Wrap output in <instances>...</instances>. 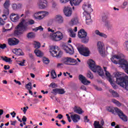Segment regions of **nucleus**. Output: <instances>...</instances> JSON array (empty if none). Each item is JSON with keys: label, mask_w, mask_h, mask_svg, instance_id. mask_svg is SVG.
I'll return each mask as SVG.
<instances>
[{"label": "nucleus", "mask_w": 128, "mask_h": 128, "mask_svg": "<svg viewBox=\"0 0 128 128\" xmlns=\"http://www.w3.org/2000/svg\"><path fill=\"white\" fill-rule=\"evenodd\" d=\"M16 122V120L14 121H10V125L15 126Z\"/></svg>", "instance_id": "57"}, {"label": "nucleus", "mask_w": 128, "mask_h": 128, "mask_svg": "<svg viewBox=\"0 0 128 128\" xmlns=\"http://www.w3.org/2000/svg\"><path fill=\"white\" fill-rule=\"evenodd\" d=\"M19 42V40L15 38H10L8 39V44L10 46H14L17 45Z\"/></svg>", "instance_id": "17"}, {"label": "nucleus", "mask_w": 128, "mask_h": 128, "mask_svg": "<svg viewBox=\"0 0 128 128\" xmlns=\"http://www.w3.org/2000/svg\"><path fill=\"white\" fill-rule=\"evenodd\" d=\"M12 8L14 10H16L20 8H22V4H13L12 5Z\"/></svg>", "instance_id": "28"}, {"label": "nucleus", "mask_w": 128, "mask_h": 128, "mask_svg": "<svg viewBox=\"0 0 128 128\" xmlns=\"http://www.w3.org/2000/svg\"><path fill=\"white\" fill-rule=\"evenodd\" d=\"M94 128H104L102 127V126L99 124V122H98V121H94Z\"/></svg>", "instance_id": "33"}, {"label": "nucleus", "mask_w": 128, "mask_h": 128, "mask_svg": "<svg viewBox=\"0 0 128 128\" xmlns=\"http://www.w3.org/2000/svg\"><path fill=\"white\" fill-rule=\"evenodd\" d=\"M6 24V22L2 20V18H0V26H3Z\"/></svg>", "instance_id": "45"}, {"label": "nucleus", "mask_w": 128, "mask_h": 128, "mask_svg": "<svg viewBox=\"0 0 128 128\" xmlns=\"http://www.w3.org/2000/svg\"><path fill=\"white\" fill-rule=\"evenodd\" d=\"M79 79L80 80L82 81V83H83L84 84H88L90 83V81L87 80L86 78L82 74H80L79 76Z\"/></svg>", "instance_id": "23"}, {"label": "nucleus", "mask_w": 128, "mask_h": 128, "mask_svg": "<svg viewBox=\"0 0 128 128\" xmlns=\"http://www.w3.org/2000/svg\"><path fill=\"white\" fill-rule=\"evenodd\" d=\"M23 108V112H24V114H26L27 110L28 108V107L26 106V107H24Z\"/></svg>", "instance_id": "58"}, {"label": "nucleus", "mask_w": 128, "mask_h": 128, "mask_svg": "<svg viewBox=\"0 0 128 128\" xmlns=\"http://www.w3.org/2000/svg\"><path fill=\"white\" fill-rule=\"evenodd\" d=\"M104 24H105V26L108 28V30H110L112 27V25L110 24V21L106 22Z\"/></svg>", "instance_id": "30"}, {"label": "nucleus", "mask_w": 128, "mask_h": 128, "mask_svg": "<svg viewBox=\"0 0 128 128\" xmlns=\"http://www.w3.org/2000/svg\"><path fill=\"white\" fill-rule=\"evenodd\" d=\"M96 34L101 36V37H103V38H108V36L106 34H104L102 32H100L99 30H96Z\"/></svg>", "instance_id": "26"}, {"label": "nucleus", "mask_w": 128, "mask_h": 128, "mask_svg": "<svg viewBox=\"0 0 128 128\" xmlns=\"http://www.w3.org/2000/svg\"><path fill=\"white\" fill-rule=\"evenodd\" d=\"M108 112H112V114H114V109H112V108L109 107L108 108Z\"/></svg>", "instance_id": "52"}, {"label": "nucleus", "mask_w": 128, "mask_h": 128, "mask_svg": "<svg viewBox=\"0 0 128 128\" xmlns=\"http://www.w3.org/2000/svg\"><path fill=\"white\" fill-rule=\"evenodd\" d=\"M28 56H30V58H32V59H33V58H34V56H33V55H32V54L30 53V54H28Z\"/></svg>", "instance_id": "64"}, {"label": "nucleus", "mask_w": 128, "mask_h": 128, "mask_svg": "<svg viewBox=\"0 0 128 128\" xmlns=\"http://www.w3.org/2000/svg\"><path fill=\"white\" fill-rule=\"evenodd\" d=\"M62 62L66 65L75 66L78 64L76 60L70 57L64 58L62 60Z\"/></svg>", "instance_id": "8"}, {"label": "nucleus", "mask_w": 128, "mask_h": 128, "mask_svg": "<svg viewBox=\"0 0 128 128\" xmlns=\"http://www.w3.org/2000/svg\"><path fill=\"white\" fill-rule=\"evenodd\" d=\"M50 87L51 86L52 88H57L58 85L54 83V82H52L50 84Z\"/></svg>", "instance_id": "43"}, {"label": "nucleus", "mask_w": 128, "mask_h": 128, "mask_svg": "<svg viewBox=\"0 0 128 128\" xmlns=\"http://www.w3.org/2000/svg\"><path fill=\"white\" fill-rule=\"evenodd\" d=\"M70 0H60V2L62 4H65L68 2Z\"/></svg>", "instance_id": "59"}, {"label": "nucleus", "mask_w": 128, "mask_h": 128, "mask_svg": "<svg viewBox=\"0 0 128 128\" xmlns=\"http://www.w3.org/2000/svg\"><path fill=\"white\" fill-rule=\"evenodd\" d=\"M26 88L28 90H30L32 89V84L31 82H28L26 86Z\"/></svg>", "instance_id": "40"}, {"label": "nucleus", "mask_w": 128, "mask_h": 128, "mask_svg": "<svg viewBox=\"0 0 128 128\" xmlns=\"http://www.w3.org/2000/svg\"><path fill=\"white\" fill-rule=\"evenodd\" d=\"M56 118H59V120H61L63 116L61 114H58V116Z\"/></svg>", "instance_id": "56"}, {"label": "nucleus", "mask_w": 128, "mask_h": 128, "mask_svg": "<svg viewBox=\"0 0 128 128\" xmlns=\"http://www.w3.org/2000/svg\"><path fill=\"white\" fill-rule=\"evenodd\" d=\"M34 23V22L33 20H30L27 22L24 19L22 18L16 27V30L14 31V34L16 36L21 35L24 32L28 30V24L32 25Z\"/></svg>", "instance_id": "2"}, {"label": "nucleus", "mask_w": 128, "mask_h": 128, "mask_svg": "<svg viewBox=\"0 0 128 128\" xmlns=\"http://www.w3.org/2000/svg\"><path fill=\"white\" fill-rule=\"evenodd\" d=\"M48 32H51L53 34H50V37L51 39H52L54 41H60L62 40L64 38L62 34L60 32H54V30H52L50 28H48Z\"/></svg>", "instance_id": "5"}, {"label": "nucleus", "mask_w": 128, "mask_h": 128, "mask_svg": "<svg viewBox=\"0 0 128 128\" xmlns=\"http://www.w3.org/2000/svg\"><path fill=\"white\" fill-rule=\"evenodd\" d=\"M82 0H72V2L75 6L78 5Z\"/></svg>", "instance_id": "37"}, {"label": "nucleus", "mask_w": 128, "mask_h": 128, "mask_svg": "<svg viewBox=\"0 0 128 128\" xmlns=\"http://www.w3.org/2000/svg\"><path fill=\"white\" fill-rule=\"evenodd\" d=\"M32 30L34 32H37L38 30H40V31H43L44 28L42 27V26H40L36 28H34Z\"/></svg>", "instance_id": "42"}, {"label": "nucleus", "mask_w": 128, "mask_h": 128, "mask_svg": "<svg viewBox=\"0 0 128 128\" xmlns=\"http://www.w3.org/2000/svg\"><path fill=\"white\" fill-rule=\"evenodd\" d=\"M10 0H6L3 4L4 12V14L8 15L10 14Z\"/></svg>", "instance_id": "12"}, {"label": "nucleus", "mask_w": 128, "mask_h": 128, "mask_svg": "<svg viewBox=\"0 0 128 128\" xmlns=\"http://www.w3.org/2000/svg\"><path fill=\"white\" fill-rule=\"evenodd\" d=\"M69 32H70V36L74 38L76 36V34L74 32L72 29H69Z\"/></svg>", "instance_id": "41"}, {"label": "nucleus", "mask_w": 128, "mask_h": 128, "mask_svg": "<svg viewBox=\"0 0 128 128\" xmlns=\"http://www.w3.org/2000/svg\"><path fill=\"white\" fill-rule=\"evenodd\" d=\"M86 76L88 78H90L91 80H92L94 78L93 74L90 71H88Z\"/></svg>", "instance_id": "39"}, {"label": "nucleus", "mask_w": 128, "mask_h": 128, "mask_svg": "<svg viewBox=\"0 0 128 128\" xmlns=\"http://www.w3.org/2000/svg\"><path fill=\"white\" fill-rule=\"evenodd\" d=\"M64 12L66 16H70L72 14V9L70 7L65 8Z\"/></svg>", "instance_id": "21"}, {"label": "nucleus", "mask_w": 128, "mask_h": 128, "mask_svg": "<svg viewBox=\"0 0 128 128\" xmlns=\"http://www.w3.org/2000/svg\"><path fill=\"white\" fill-rule=\"evenodd\" d=\"M127 4L128 2H124L122 6V8H124L126 6H127Z\"/></svg>", "instance_id": "55"}, {"label": "nucleus", "mask_w": 128, "mask_h": 128, "mask_svg": "<svg viewBox=\"0 0 128 128\" xmlns=\"http://www.w3.org/2000/svg\"><path fill=\"white\" fill-rule=\"evenodd\" d=\"M59 49L60 48L58 47H57V48H56V46H50V52L51 55L54 57H56L58 58H60L62 54V52L60 50H59Z\"/></svg>", "instance_id": "6"}, {"label": "nucleus", "mask_w": 128, "mask_h": 128, "mask_svg": "<svg viewBox=\"0 0 128 128\" xmlns=\"http://www.w3.org/2000/svg\"><path fill=\"white\" fill-rule=\"evenodd\" d=\"M48 14L47 12H39L34 14V18L38 20H42L45 16Z\"/></svg>", "instance_id": "10"}, {"label": "nucleus", "mask_w": 128, "mask_h": 128, "mask_svg": "<svg viewBox=\"0 0 128 128\" xmlns=\"http://www.w3.org/2000/svg\"><path fill=\"white\" fill-rule=\"evenodd\" d=\"M98 50L99 51V52L100 53V55L102 57L106 56V54H105V48H104V42H98V44H97Z\"/></svg>", "instance_id": "9"}, {"label": "nucleus", "mask_w": 128, "mask_h": 128, "mask_svg": "<svg viewBox=\"0 0 128 128\" xmlns=\"http://www.w3.org/2000/svg\"><path fill=\"white\" fill-rule=\"evenodd\" d=\"M102 21L104 22V24L106 22H109L108 20V17L106 16H104L102 17Z\"/></svg>", "instance_id": "51"}, {"label": "nucleus", "mask_w": 128, "mask_h": 128, "mask_svg": "<svg viewBox=\"0 0 128 128\" xmlns=\"http://www.w3.org/2000/svg\"><path fill=\"white\" fill-rule=\"evenodd\" d=\"M78 23V18H74L71 20V21L70 22L69 24L70 26H74V25H76Z\"/></svg>", "instance_id": "25"}, {"label": "nucleus", "mask_w": 128, "mask_h": 128, "mask_svg": "<svg viewBox=\"0 0 128 128\" xmlns=\"http://www.w3.org/2000/svg\"><path fill=\"white\" fill-rule=\"evenodd\" d=\"M14 53L16 54L17 56H24V53L22 52V50L17 48H14V50L12 51Z\"/></svg>", "instance_id": "24"}, {"label": "nucleus", "mask_w": 128, "mask_h": 128, "mask_svg": "<svg viewBox=\"0 0 128 128\" xmlns=\"http://www.w3.org/2000/svg\"><path fill=\"white\" fill-rule=\"evenodd\" d=\"M109 92L110 94H112V96H114V98H119L120 95L116 92H115L112 90H110Z\"/></svg>", "instance_id": "27"}, {"label": "nucleus", "mask_w": 128, "mask_h": 128, "mask_svg": "<svg viewBox=\"0 0 128 128\" xmlns=\"http://www.w3.org/2000/svg\"><path fill=\"white\" fill-rule=\"evenodd\" d=\"M34 53L36 54V56L38 57H42L43 56L42 52L41 51L39 50L38 49H36L34 50Z\"/></svg>", "instance_id": "29"}, {"label": "nucleus", "mask_w": 128, "mask_h": 128, "mask_svg": "<svg viewBox=\"0 0 128 128\" xmlns=\"http://www.w3.org/2000/svg\"><path fill=\"white\" fill-rule=\"evenodd\" d=\"M112 102H114V104H115L118 106H122V104L120 103V102L115 99H112Z\"/></svg>", "instance_id": "34"}, {"label": "nucleus", "mask_w": 128, "mask_h": 128, "mask_svg": "<svg viewBox=\"0 0 128 128\" xmlns=\"http://www.w3.org/2000/svg\"><path fill=\"white\" fill-rule=\"evenodd\" d=\"M88 63L90 66V68L94 72H97L98 74L101 76H104V70L100 68V66H96V65L95 62L93 60H90Z\"/></svg>", "instance_id": "4"}, {"label": "nucleus", "mask_w": 128, "mask_h": 128, "mask_svg": "<svg viewBox=\"0 0 128 128\" xmlns=\"http://www.w3.org/2000/svg\"><path fill=\"white\" fill-rule=\"evenodd\" d=\"M124 46L126 47V48L128 50V41H126L124 43Z\"/></svg>", "instance_id": "62"}, {"label": "nucleus", "mask_w": 128, "mask_h": 128, "mask_svg": "<svg viewBox=\"0 0 128 128\" xmlns=\"http://www.w3.org/2000/svg\"><path fill=\"white\" fill-rule=\"evenodd\" d=\"M116 84L128 90V78L122 76V74L118 72L116 74Z\"/></svg>", "instance_id": "3"}, {"label": "nucleus", "mask_w": 128, "mask_h": 128, "mask_svg": "<svg viewBox=\"0 0 128 128\" xmlns=\"http://www.w3.org/2000/svg\"><path fill=\"white\" fill-rule=\"evenodd\" d=\"M47 4H40L39 7L40 9H44L46 6Z\"/></svg>", "instance_id": "46"}, {"label": "nucleus", "mask_w": 128, "mask_h": 128, "mask_svg": "<svg viewBox=\"0 0 128 128\" xmlns=\"http://www.w3.org/2000/svg\"><path fill=\"white\" fill-rule=\"evenodd\" d=\"M11 116H12V118H15V116L16 114V113L14 111L13 112L10 113Z\"/></svg>", "instance_id": "60"}, {"label": "nucleus", "mask_w": 128, "mask_h": 128, "mask_svg": "<svg viewBox=\"0 0 128 128\" xmlns=\"http://www.w3.org/2000/svg\"><path fill=\"white\" fill-rule=\"evenodd\" d=\"M43 60H44V62L45 64H48L50 62L48 58H44L43 59Z\"/></svg>", "instance_id": "49"}, {"label": "nucleus", "mask_w": 128, "mask_h": 128, "mask_svg": "<svg viewBox=\"0 0 128 128\" xmlns=\"http://www.w3.org/2000/svg\"><path fill=\"white\" fill-rule=\"evenodd\" d=\"M4 68L6 70H10V66H8V65H4Z\"/></svg>", "instance_id": "54"}, {"label": "nucleus", "mask_w": 128, "mask_h": 128, "mask_svg": "<svg viewBox=\"0 0 128 128\" xmlns=\"http://www.w3.org/2000/svg\"><path fill=\"white\" fill-rule=\"evenodd\" d=\"M78 50L82 55L84 56H89L90 52L88 48L80 47L78 48Z\"/></svg>", "instance_id": "13"}, {"label": "nucleus", "mask_w": 128, "mask_h": 128, "mask_svg": "<svg viewBox=\"0 0 128 128\" xmlns=\"http://www.w3.org/2000/svg\"><path fill=\"white\" fill-rule=\"evenodd\" d=\"M70 47H68L65 44H63L62 46V48L64 50L66 53L72 55L74 54V49L71 45H70Z\"/></svg>", "instance_id": "14"}, {"label": "nucleus", "mask_w": 128, "mask_h": 128, "mask_svg": "<svg viewBox=\"0 0 128 128\" xmlns=\"http://www.w3.org/2000/svg\"><path fill=\"white\" fill-rule=\"evenodd\" d=\"M28 38H32L35 37V34L34 32H28L26 36Z\"/></svg>", "instance_id": "31"}, {"label": "nucleus", "mask_w": 128, "mask_h": 128, "mask_svg": "<svg viewBox=\"0 0 128 128\" xmlns=\"http://www.w3.org/2000/svg\"><path fill=\"white\" fill-rule=\"evenodd\" d=\"M106 75L107 76V78L108 79V81L109 80L111 81L112 78H111V75H110V73L106 71Z\"/></svg>", "instance_id": "36"}, {"label": "nucleus", "mask_w": 128, "mask_h": 128, "mask_svg": "<svg viewBox=\"0 0 128 128\" xmlns=\"http://www.w3.org/2000/svg\"><path fill=\"white\" fill-rule=\"evenodd\" d=\"M110 82V84H112V87L115 89L116 88L117 86L116 85L112 82V79H111V81L108 80Z\"/></svg>", "instance_id": "44"}, {"label": "nucleus", "mask_w": 128, "mask_h": 128, "mask_svg": "<svg viewBox=\"0 0 128 128\" xmlns=\"http://www.w3.org/2000/svg\"><path fill=\"white\" fill-rule=\"evenodd\" d=\"M0 48L2 49H4L6 48V44H0Z\"/></svg>", "instance_id": "48"}, {"label": "nucleus", "mask_w": 128, "mask_h": 128, "mask_svg": "<svg viewBox=\"0 0 128 128\" xmlns=\"http://www.w3.org/2000/svg\"><path fill=\"white\" fill-rule=\"evenodd\" d=\"M70 118L74 122H78L80 120V116L78 114H71Z\"/></svg>", "instance_id": "20"}, {"label": "nucleus", "mask_w": 128, "mask_h": 128, "mask_svg": "<svg viewBox=\"0 0 128 128\" xmlns=\"http://www.w3.org/2000/svg\"><path fill=\"white\" fill-rule=\"evenodd\" d=\"M14 82L18 84V85H21V82L20 81H18L16 80H14Z\"/></svg>", "instance_id": "63"}, {"label": "nucleus", "mask_w": 128, "mask_h": 128, "mask_svg": "<svg viewBox=\"0 0 128 128\" xmlns=\"http://www.w3.org/2000/svg\"><path fill=\"white\" fill-rule=\"evenodd\" d=\"M124 57L123 54L114 55L110 60L113 63L116 64H120V67L128 74V62L124 59Z\"/></svg>", "instance_id": "1"}, {"label": "nucleus", "mask_w": 128, "mask_h": 128, "mask_svg": "<svg viewBox=\"0 0 128 128\" xmlns=\"http://www.w3.org/2000/svg\"><path fill=\"white\" fill-rule=\"evenodd\" d=\"M34 48H36V50H38V48H39L40 47V42H34Z\"/></svg>", "instance_id": "35"}, {"label": "nucleus", "mask_w": 128, "mask_h": 128, "mask_svg": "<svg viewBox=\"0 0 128 128\" xmlns=\"http://www.w3.org/2000/svg\"><path fill=\"white\" fill-rule=\"evenodd\" d=\"M39 3L40 4H47L48 2L46 0H40Z\"/></svg>", "instance_id": "47"}, {"label": "nucleus", "mask_w": 128, "mask_h": 128, "mask_svg": "<svg viewBox=\"0 0 128 128\" xmlns=\"http://www.w3.org/2000/svg\"><path fill=\"white\" fill-rule=\"evenodd\" d=\"M82 8L85 12H92L91 4H84L82 6Z\"/></svg>", "instance_id": "18"}, {"label": "nucleus", "mask_w": 128, "mask_h": 128, "mask_svg": "<svg viewBox=\"0 0 128 128\" xmlns=\"http://www.w3.org/2000/svg\"><path fill=\"white\" fill-rule=\"evenodd\" d=\"M114 110L118 114V116H120V118H121L122 120H124V122L128 121V117L123 113L122 111L118 108H115Z\"/></svg>", "instance_id": "11"}, {"label": "nucleus", "mask_w": 128, "mask_h": 128, "mask_svg": "<svg viewBox=\"0 0 128 128\" xmlns=\"http://www.w3.org/2000/svg\"><path fill=\"white\" fill-rule=\"evenodd\" d=\"M78 37L84 44H87L89 41V37L87 36V32L84 29H81L78 33Z\"/></svg>", "instance_id": "7"}, {"label": "nucleus", "mask_w": 128, "mask_h": 128, "mask_svg": "<svg viewBox=\"0 0 128 128\" xmlns=\"http://www.w3.org/2000/svg\"><path fill=\"white\" fill-rule=\"evenodd\" d=\"M84 122H89L90 120L88 118V116H85L84 118Z\"/></svg>", "instance_id": "50"}, {"label": "nucleus", "mask_w": 128, "mask_h": 128, "mask_svg": "<svg viewBox=\"0 0 128 128\" xmlns=\"http://www.w3.org/2000/svg\"><path fill=\"white\" fill-rule=\"evenodd\" d=\"M52 94L54 96H56L57 94H65L66 92L64 90L63 88H54L52 90L51 92Z\"/></svg>", "instance_id": "15"}, {"label": "nucleus", "mask_w": 128, "mask_h": 128, "mask_svg": "<svg viewBox=\"0 0 128 128\" xmlns=\"http://www.w3.org/2000/svg\"><path fill=\"white\" fill-rule=\"evenodd\" d=\"M1 58L3 60H4V61H5V62H12V58H8L6 56H5L4 58V56H2Z\"/></svg>", "instance_id": "32"}, {"label": "nucleus", "mask_w": 128, "mask_h": 128, "mask_svg": "<svg viewBox=\"0 0 128 128\" xmlns=\"http://www.w3.org/2000/svg\"><path fill=\"white\" fill-rule=\"evenodd\" d=\"M52 22H56L58 24H61L64 22V18H63L60 16L57 15L54 18H52Z\"/></svg>", "instance_id": "16"}, {"label": "nucleus", "mask_w": 128, "mask_h": 128, "mask_svg": "<svg viewBox=\"0 0 128 128\" xmlns=\"http://www.w3.org/2000/svg\"><path fill=\"white\" fill-rule=\"evenodd\" d=\"M73 110L74 112H76L78 114H82L84 112V111L82 110V108L78 106H75Z\"/></svg>", "instance_id": "19"}, {"label": "nucleus", "mask_w": 128, "mask_h": 128, "mask_svg": "<svg viewBox=\"0 0 128 128\" xmlns=\"http://www.w3.org/2000/svg\"><path fill=\"white\" fill-rule=\"evenodd\" d=\"M22 122H26V118L25 116H23V117L22 118Z\"/></svg>", "instance_id": "61"}, {"label": "nucleus", "mask_w": 128, "mask_h": 128, "mask_svg": "<svg viewBox=\"0 0 128 128\" xmlns=\"http://www.w3.org/2000/svg\"><path fill=\"white\" fill-rule=\"evenodd\" d=\"M90 18H91V16H90V14H88L86 16V24L88 23L87 20H90Z\"/></svg>", "instance_id": "53"}, {"label": "nucleus", "mask_w": 128, "mask_h": 128, "mask_svg": "<svg viewBox=\"0 0 128 128\" xmlns=\"http://www.w3.org/2000/svg\"><path fill=\"white\" fill-rule=\"evenodd\" d=\"M19 18H20V16L18 14L12 13L10 16V19L13 22H16Z\"/></svg>", "instance_id": "22"}, {"label": "nucleus", "mask_w": 128, "mask_h": 128, "mask_svg": "<svg viewBox=\"0 0 128 128\" xmlns=\"http://www.w3.org/2000/svg\"><path fill=\"white\" fill-rule=\"evenodd\" d=\"M51 76H52V78L53 79L56 78V72L54 70H52Z\"/></svg>", "instance_id": "38"}]
</instances>
